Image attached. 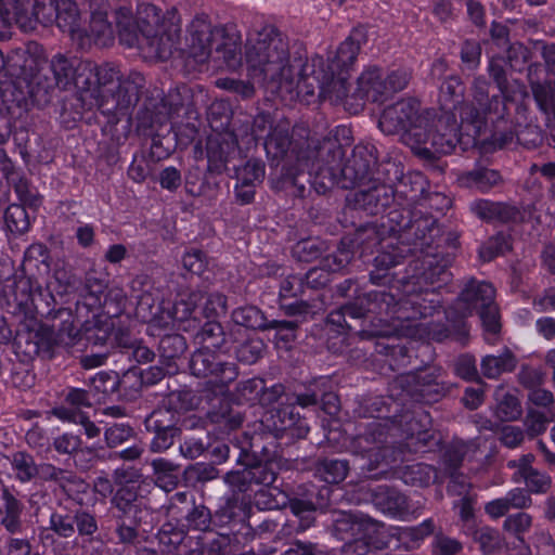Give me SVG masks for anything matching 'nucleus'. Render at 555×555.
Segmentation results:
<instances>
[{"instance_id": "1", "label": "nucleus", "mask_w": 555, "mask_h": 555, "mask_svg": "<svg viewBox=\"0 0 555 555\" xmlns=\"http://www.w3.org/2000/svg\"><path fill=\"white\" fill-rule=\"evenodd\" d=\"M365 42V30L358 27L326 60L317 55L306 62H289L286 42L272 27H266L248 38L245 57L250 75L276 83L280 92L313 94L319 88L320 95L338 102L348 94V73Z\"/></svg>"}, {"instance_id": "2", "label": "nucleus", "mask_w": 555, "mask_h": 555, "mask_svg": "<svg viewBox=\"0 0 555 555\" xmlns=\"http://www.w3.org/2000/svg\"><path fill=\"white\" fill-rule=\"evenodd\" d=\"M120 41L127 47H139L149 56L158 60L168 59L177 44L179 27L160 16L153 4H143L138 11L135 27H130V18L124 13L118 20Z\"/></svg>"}, {"instance_id": "3", "label": "nucleus", "mask_w": 555, "mask_h": 555, "mask_svg": "<svg viewBox=\"0 0 555 555\" xmlns=\"http://www.w3.org/2000/svg\"><path fill=\"white\" fill-rule=\"evenodd\" d=\"M436 114L422 112L420 103L412 99L401 100L387 107L378 121L386 134L400 133L401 140L417 154L429 156L439 154L431 146L433 138L441 139L443 131L435 130Z\"/></svg>"}, {"instance_id": "4", "label": "nucleus", "mask_w": 555, "mask_h": 555, "mask_svg": "<svg viewBox=\"0 0 555 555\" xmlns=\"http://www.w3.org/2000/svg\"><path fill=\"white\" fill-rule=\"evenodd\" d=\"M463 87L459 79L449 78L440 87L441 114L436 115L435 130L443 131L440 135L434 137L431 146L434 151L441 154H450L459 142L460 125L456 120L459 112L462 125L470 124L475 133H478L485 124L483 115L468 104H462Z\"/></svg>"}, {"instance_id": "5", "label": "nucleus", "mask_w": 555, "mask_h": 555, "mask_svg": "<svg viewBox=\"0 0 555 555\" xmlns=\"http://www.w3.org/2000/svg\"><path fill=\"white\" fill-rule=\"evenodd\" d=\"M189 54L196 63H204L209 57L216 63L222 61L231 70L242 64L240 37L227 34L223 28H214L204 18L193 21L190 26Z\"/></svg>"}, {"instance_id": "6", "label": "nucleus", "mask_w": 555, "mask_h": 555, "mask_svg": "<svg viewBox=\"0 0 555 555\" xmlns=\"http://www.w3.org/2000/svg\"><path fill=\"white\" fill-rule=\"evenodd\" d=\"M493 299L494 288L491 284L473 281L462 291L455 309L461 318L472 314L474 310L479 311L485 330L489 333H496L500 322Z\"/></svg>"}, {"instance_id": "7", "label": "nucleus", "mask_w": 555, "mask_h": 555, "mask_svg": "<svg viewBox=\"0 0 555 555\" xmlns=\"http://www.w3.org/2000/svg\"><path fill=\"white\" fill-rule=\"evenodd\" d=\"M59 10V0H22L18 5H13L5 13V21L16 23L23 30L35 28L36 23L50 25L54 23Z\"/></svg>"}, {"instance_id": "8", "label": "nucleus", "mask_w": 555, "mask_h": 555, "mask_svg": "<svg viewBox=\"0 0 555 555\" xmlns=\"http://www.w3.org/2000/svg\"><path fill=\"white\" fill-rule=\"evenodd\" d=\"M51 69L56 85L62 89H67L70 85H75L79 89L87 87L90 82L89 78L85 79V75L93 72L90 62L67 60L61 54L52 59Z\"/></svg>"}, {"instance_id": "9", "label": "nucleus", "mask_w": 555, "mask_h": 555, "mask_svg": "<svg viewBox=\"0 0 555 555\" xmlns=\"http://www.w3.org/2000/svg\"><path fill=\"white\" fill-rule=\"evenodd\" d=\"M373 501L377 508L389 516L404 518L409 514L406 498L396 490L379 487Z\"/></svg>"}, {"instance_id": "10", "label": "nucleus", "mask_w": 555, "mask_h": 555, "mask_svg": "<svg viewBox=\"0 0 555 555\" xmlns=\"http://www.w3.org/2000/svg\"><path fill=\"white\" fill-rule=\"evenodd\" d=\"M54 23L59 28L68 33L73 39L83 41V30L79 26V13L77 4L72 0H59V10ZM83 44V42H81Z\"/></svg>"}, {"instance_id": "11", "label": "nucleus", "mask_w": 555, "mask_h": 555, "mask_svg": "<svg viewBox=\"0 0 555 555\" xmlns=\"http://www.w3.org/2000/svg\"><path fill=\"white\" fill-rule=\"evenodd\" d=\"M233 321L242 326L254 330H268L269 327L285 326L288 330L293 328L291 321H271L267 322L262 312L254 307H244L234 310L232 314Z\"/></svg>"}, {"instance_id": "12", "label": "nucleus", "mask_w": 555, "mask_h": 555, "mask_svg": "<svg viewBox=\"0 0 555 555\" xmlns=\"http://www.w3.org/2000/svg\"><path fill=\"white\" fill-rule=\"evenodd\" d=\"M357 95L371 101H378L387 95V86L378 68H369L358 79Z\"/></svg>"}, {"instance_id": "13", "label": "nucleus", "mask_w": 555, "mask_h": 555, "mask_svg": "<svg viewBox=\"0 0 555 555\" xmlns=\"http://www.w3.org/2000/svg\"><path fill=\"white\" fill-rule=\"evenodd\" d=\"M23 506L21 502L4 490L0 496V525L9 532H16L21 527V514Z\"/></svg>"}, {"instance_id": "14", "label": "nucleus", "mask_w": 555, "mask_h": 555, "mask_svg": "<svg viewBox=\"0 0 555 555\" xmlns=\"http://www.w3.org/2000/svg\"><path fill=\"white\" fill-rule=\"evenodd\" d=\"M495 401V414L500 420L511 422L520 417L522 409L515 390H507L503 386L498 387Z\"/></svg>"}, {"instance_id": "15", "label": "nucleus", "mask_w": 555, "mask_h": 555, "mask_svg": "<svg viewBox=\"0 0 555 555\" xmlns=\"http://www.w3.org/2000/svg\"><path fill=\"white\" fill-rule=\"evenodd\" d=\"M500 181V175L495 170L481 168L459 177L461 186L474 189L479 192H487Z\"/></svg>"}, {"instance_id": "16", "label": "nucleus", "mask_w": 555, "mask_h": 555, "mask_svg": "<svg viewBox=\"0 0 555 555\" xmlns=\"http://www.w3.org/2000/svg\"><path fill=\"white\" fill-rule=\"evenodd\" d=\"M516 363L515 356L506 349L499 356H486L481 361V371L488 378H498L503 373L512 372Z\"/></svg>"}, {"instance_id": "17", "label": "nucleus", "mask_w": 555, "mask_h": 555, "mask_svg": "<svg viewBox=\"0 0 555 555\" xmlns=\"http://www.w3.org/2000/svg\"><path fill=\"white\" fill-rule=\"evenodd\" d=\"M83 30V37H88L100 46H108L114 39V31L106 20L105 11H94L91 15L89 30Z\"/></svg>"}, {"instance_id": "18", "label": "nucleus", "mask_w": 555, "mask_h": 555, "mask_svg": "<svg viewBox=\"0 0 555 555\" xmlns=\"http://www.w3.org/2000/svg\"><path fill=\"white\" fill-rule=\"evenodd\" d=\"M363 528L364 530V539H357L353 543L348 544L347 547L350 550L354 548H365V547H374L382 548L389 544L388 541H384L378 538H374L373 534L383 535L385 533V526L379 525L377 522H365V524H353L352 530Z\"/></svg>"}, {"instance_id": "19", "label": "nucleus", "mask_w": 555, "mask_h": 555, "mask_svg": "<svg viewBox=\"0 0 555 555\" xmlns=\"http://www.w3.org/2000/svg\"><path fill=\"white\" fill-rule=\"evenodd\" d=\"M61 324L55 332L52 333L50 343L53 345L70 346L79 336V328L76 320L70 312H61Z\"/></svg>"}, {"instance_id": "20", "label": "nucleus", "mask_w": 555, "mask_h": 555, "mask_svg": "<svg viewBox=\"0 0 555 555\" xmlns=\"http://www.w3.org/2000/svg\"><path fill=\"white\" fill-rule=\"evenodd\" d=\"M491 72L498 81L499 88L505 101L504 109H507V105L512 103H515L517 106L522 105L526 99L529 98L526 87L516 80L508 85H504L501 79V70L491 66Z\"/></svg>"}, {"instance_id": "21", "label": "nucleus", "mask_w": 555, "mask_h": 555, "mask_svg": "<svg viewBox=\"0 0 555 555\" xmlns=\"http://www.w3.org/2000/svg\"><path fill=\"white\" fill-rule=\"evenodd\" d=\"M26 59L22 65V77L31 78L38 74L47 63L42 47L37 43H29L26 47Z\"/></svg>"}, {"instance_id": "22", "label": "nucleus", "mask_w": 555, "mask_h": 555, "mask_svg": "<svg viewBox=\"0 0 555 555\" xmlns=\"http://www.w3.org/2000/svg\"><path fill=\"white\" fill-rule=\"evenodd\" d=\"M7 229L13 234L25 233L30 227V219L24 206L10 205L4 214Z\"/></svg>"}, {"instance_id": "23", "label": "nucleus", "mask_w": 555, "mask_h": 555, "mask_svg": "<svg viewBox=\"0 0 555 555\" xmlns=\"http://www.w3.org/2000/svg\"><path fill=\"white\" fill-rule=\"evenodd\" d=\"M155 473V482L165 491L173 490L178 485L176 467L164 459L154 460L152 463Z\"/></svg>"}, {"instance_id": "24", "label": "nucleus", "mask_w": 555, "mask_h": 555, "mask_svg": "<svg viewBox=\"0 0 555 555\" xmlns=\"http://www.w3.org/2000/svg\"><path fill=\"white\" fill-rule=\"evenodd\" d=\"M469 535L479 544L480 551L485 554L494 553L502 544L499 531L487 526H476Z\"/></svg>"}, {"instance_id": "25", "label": "nucleus", "mask_w": 555, "mask_h": 555, "mask_svg": "<svg viewBox=\"0 0 555 555\" xmlns=\"http://www.w3.org/2000/svg\"><path fill=\"white\" fill-rule=\"evenodd\" d=\"M10 462L15 477L22 482L29 481L36 477L37 465L29 454L16 452L12 455Z\"/></svg>"}, {"instance_id": "26", "label": "nucleus", "mask_w": 555, "mask_h": 555, "mask_svg": "<svg viewBox=\"0 0 555 555\" xmlns=\"http://www.w3.org/2000/svg\"><path fill=\"white\" fill-rule=\"evenodd\" d=\"M52 413L63 422L82 425L88 438H94L100 435V428L94 423L90 422L82 412H76L62 406L54 409Z\"/></svg>"}, {"instance_id": "27", "label": "nucleus", "mask_w": 555, "mask_h": 555, "mask_svg": "<svg viewBox=\"0 0 555 555\" xmlns=\"http://www.w3.org/2000/svg\"><path fill=\"white\" fill-rule=\"evenodd\" d=\"M511 248L509 237L503 233H499L490 237L479 250L480 258L483 261H490L494 257L504 254Z\"/></svg>"}, {"instance_id": "28", "label": "nucleus", "mask_w": 555, "mask_h": 555, "mask_svg": "<svg viewBox=\"0 0 555 555\" xmlns=\"http://www.w3.org/2000/svg\"><path fill=\"white\" fill-rule=\"evenodd\" d=\"M291 144L286 129H274L264 141V149L273 157H282Z\"/></svg>"}, {"instance_id": "29", "label": "nucleus", "mask_w": 555, "mask_h": 555, "mask_svg": "<svg viewBox=\"0 0 555 555\" xmlns=\"http://www.w3.org/2000/svg\"><path fill=\"white\" fill-rule=\"evenodd\" d=\"M319 473L325 482L338 483L346 478L348 465L347 462L340 460L324 461Z\"/></svg>"}, {"instance_id": "30", "label": "nucleus", "mask_w": 555, "mask_h": 555, "mask_svg": "<svg viewBox=\"0 0 555 555\" xmlns=\"http://www.w3.org/2000/svg\"><path fill=\"white\" fill-rule=\"evenodd\" d=\"M532 93L541 111L544 113L555 111V88L552 83H533Z\"/></svg>"}, {"instance_id": "31", "label": "nucleus", "mask_w": 555, "mask_h": 555, "mask_svg": "<svg viewBox=\"0 0 555 555\" xmlns=\"http://www.w3.org/2000/svg\"><path fill=\"white\" fill-rule=\"evenodd\" d=\"M434 531V522L431 519H425L422 524L415 527H404L396 529L399 540L411 541L418 543Z\"/></svg>"}, {"instance_id": "32", "label": "nucleus", "mask_w": 555, "mask_h": 555, "mask_svg": "<svg viewBox=\"0 0 555 555\" xmlns=\"http://www.w3.org/2000/svg\"><path fill=\"white\" fill-rule=\"evenodd\" d=\"M264 176V167L258 160H248L243 167L236 170V180L244 183L257 185Z\"/></svg>"}, {"instance_id": "33", "label": "nucleus", "mask_w": 555, "mask_h": 555, "mask_svg": "<svg viewBox=\"0 0 555 555\" xmlns=\"http://www.w3.org/2000/svg\"><path fill=\"white\" fill-rule=\"evenodd\" d=\"M472 211L483 220H493L502 218V206L487 199L475 201L470 204Z\"/></svg>"}, {"instance_id": "34", "label": "nucleus", "mask_w": 555, "mask_h": 555, "mask_svg": "<svg viewBox=\"0 0 555 555\" xmlns=\"http://www.w3.org/2000/svg\"><path fill=\"white\" fill-rule=\"evenodd\" d=\"M182 264L189 272L201 275L206 270L207 260L203 251L192 249L183 255Z\"/></svg>"}, {"instance_id": "35", "label": "nucleus", "mask_w": 555, "mask_h": 555, "mask_svg": "<svg viewBox=\"0 0 555 555\" xmlns=\"http://www.w3.org/2000/svg\"><path fill=\"white\" fill-rule=\"evenodd\" d=\"M92 74L87 73L85 79L89 78V85L83 89H89L95 81L100 85H107L114 79H118V72L109 65L96 67L92 64Z\"/></svg>"}, {"instance_id": "36", "label": "nucleus", "mask_w": 555, "mask_h": 555, "mask_svg": "<svg viewBox=\"0 0 555 555\" xmlns=\"http://www.w3.org/2000/svg\"><path fill=\"white\" fill-rule=\"evenodd\" d=\"M433 469L431 467L424 464H416L408 467L406 472L403 475V480L405 483L411 485H426L429 482L431 478Z\"/></svg>"}, {"instance_id": "37", "label": "nucleus", "mask_w": 555, "mask_h": 555, "mask_svg": "<svg viewBox=\"0 0 555 555\" xmlns=\"http://www.w3.org/2000/svg\"><path fill=\"white\" fill-rule=\"evenodd\" d=\"M522 479L532 493H545L552 485V478L537 469L526 475Z\"/></svg>"}, {"instance_id": "38", "label": "nucleus", "mask_w": 555, "mask_h": 555, "mask_svg": "<svg viewBox=\"0 0 555 555\" xmlns=\"http://www.w3.org/2000/svg\"><path fill=\"white\" fill-rule=\"evenodd\" d=\"M132 435V428L125 424H114L105 431V440L109 447H116Z\"/></svg>"}, {"instance_id": "39", "label": "nucleus", "mask_w": 555, "mask_h": 555, "mask_svg": "<svg viewBox=\"0 0 555 555\" xmlns=\"http://www.w3.org/2000/svg\"><path fill=\"white\" fill-rule=\"evenodd\" d=\"M410 80V73L406 69L392 70L386 79L387 94L404 89Z\"/></svg>"}, {"instance_id": "40", "label": "nucleus", "mask_w": 555, "mask_h": 555, "mask_svg": "<svg viewBox=\"0 0 555 555\" xmlns=\"http://www.w3.org/2000/svg\"><path fill=\"white\" fill-rule=\"evenodd\" d=\"M547 420L542 412L529 410L526 416L527 430L531 436H537L545 431Z\"/></svg>"}, {"instance_id": "41", "label": "nucleus", "mask_w": 555, "mask_h": 555, "mask_svg": "<svg viewBox=\"0 0 555 555\" xmlns=\"http://www.w3.org/2000/svg\"><path fill=\"white\" fill-rule=\"evenodd\" d=\"M26 48L16 49L5 60L4 72L9 76L20 77L22 75V65L24 63Z\"/></svg>"}, {"instance_id": "42", "label": "nucleus", "mask_w": 555, "mask_h": 555, "mask_svg": "<svg viewBox=\"0 0 555 555\" xmlns=\"http://www.w3.org/2000/svg\"><path fill=\"white\" fill-rule=\"evenodd\" d=\"M54 449L59 453L70 454L80 447V438L72 434H64L54 439Z\"/></svg>"}, {"instance_id": "43", "label": "nucleus", "mask_w": 555, "mask_h": 555, "mask_svg": "<svg viewBox=\"0 0 555 555\" xmlns=\"http://www.w3.org/2000/svg\"><path fill=\"white\" fill-rule=\"evenodd\" d=\"M457 507L460 508V517L464 522L463 531L465 534H470V531L476 527V524L473 519L474 511L472 500L466 496L461 499Z\"/></svg>"}, {"instance_id": "44", "label": "nucleus", "mask_w": 555, "mask_h": 555, "mask_svg": "<svg viewBox=\"0 0 555 555\" xmlns=\"http://www.w3.org/2000/svg\"><path fill=\"white\" fill-rule=\"evenodd\" d=\"M531 516L527 513H518L505 519V528L515 532L521 533L527 531L531 526Z\"/></svg>"}, {"instance_id": "45", "label": "nucleus", "mask_w": 555, "mask_h": 555, "mask_svg": "<svg viewBox=\"0 0 555 555\" xmlns=\"http://www.w3.org/2000/svg\"><path fill=\"white\" fill-rule=\"evenodd\" d=\"M51 527L57 534L65 538L70 537L75 531L72 517L60 514L51 516Z\"/></svg>"}, {"instance_id": "46", "label": "nucleus", "mask_w": 555, "mask_h": 555, "mask_svg": "<svg viewBox=\"0 0 555 555\" xmlns=\"http://www.w3.org/2000/svg\"><path fill=\"white\" fill-rule=\"evenodd\" d=\"M500 439L504 446L516 448L524 441V431L517 426H504Z\"/></svg>"}, {"instance_id": "47", "label": "nucleus", "mask_w": 555, "mask_h": 555, "mask_svg": "<svg viewBox=\"0 0 555 555\" xmlns=\"http://www.w3.org/2000/svg\"><path fill=\"white\" fill-rule=\"evenodd\" d=\"M505 498L509 508H525L531 505V498L524 489L511 490Z\"/></svg>"}, {"instance_id": "48", "label": "nucleus", "mask_w": 555, "mask_h": 555, "mask_svg": "<svg viewBox=\"0 0 555 555\" xmlns=\"http://www.w3.org/2000/svg\"><path fill=\"white\" fill-rule=\"evenodd\" d=\"M311 154L312 155L307 157L298 158L300 170H308L310 176L314 175L315 177H326L327 170L319 165V162L314 156L315 152H312Z\"/></svg>"}, {"instance_id": "49", "label": "nucleus", "mask_w": 555, "mask_h": 555, "mask_svg": "<svg viewBox=\"0 0 555 555\" xmlns=\"http://www.w3.org/2000/svg\"><path fill=\"white\" fill-rule=\"evenodd\" d=\"M160 185L167 190H176L181 184V175L175 167H167L160 172Z\"/></svg>"}, {"instance_id": "50", "label": "nucleus", "mask_w": 555, "mask_h": 555, "mask_svg": "<svg viewBox=\"0 0 555 555\" xmlns=\"http://www.w3.org/2000/svg\"><path fill=\"white\" fill-rule=\"evenodd\" d=\"M66 401L72 405L68 409L76 412H81L80 408L82 406L91 405L88 393L82 389H72L66 397Z\"/></svg>"}, {"instance_id": "51", "label": "nucleus", "mask_w": 555, "mask_h": 555, "mask_svg": "<svg viewBox=\"0 0 555 555\" xmlns=\"http://www.w3.org/2000/svg\"><path fill=\"white\" fill-rule=\"evenodd\" d=\"M137 494L130 487H124L119 489L114 496V502L116 505L124 511L125 513L130 511L131 503L135 501Z\"/></svg>"}, {"instance_id": "52", "label": "nucleus", "mask_w": 555, "mask_h": 555, "mask_svg": "<svg viewBox=\"0 0 555 555\" xmlns=\"http://www.w3.org/2000/svg\"><path fill=\"white\" fill-rule=\"evenodd\" d=\"M389 448H375L369 451V456L375 457V465L371 466L370 469L377 468L382 462H385L387 466L395 465L398 459L396 456H389Z\"/></svg>"}, {"instance_id": "53", "label": "nucleus", "mask_w": 555, "mask_h": 555, "mask_svg": "<svg viewBox=\"0 0 555 555\" xmlns=\"http://www.w3.org/2000/svg\"><path fill=\"white\" fill-rule=\"evenodd\" d=\"M206 310L211 313H224L227 310V298L219 293L210 294L206 299Z\"/></svg>"}, {"instance_id": "54", "label": "nucleus", "mask_w": 555, "mask_h": 555, "mask_svg": "<svg viewBox=\"0 0 555 555\" xmlns=\"http://www.w3.org/2000/svg\"><path fill=\"white\" fill-rule=\"evenodd\" d=\"M529 400L538 406H548L553 403V393L546 389L537 388L529 393Z\"/></svg>"}, {"instance_id": "55", "label": "nucleus", "mask_w": 555, "mask_h": 555, "mask_svg": "<svg viewBox=\"0 0 555 555\" xmlns=\"http://www.w3.org/2000/svg\"><path fill=\"white\" fill-rule=\"evenodd\" d=\"M534 461V456L530 453L522 455L518 461H511L508 463L509 467H517L518 474L521 478H524L526 475L530 474L531 472L535 470L532 467V463Z\"/></svg>"}, {"instance_id": "56", "label": "nucleus", "mask_w": 555, "mask_h": 555, "mask_svg": "<svg viewBox=\"0 0 555 555\" xmlns=\"http://www.w3.org/2000/svg\"><path fill=\"white\" fill-rule=\"evenodd\" d=\"M76 519H77V528H78L79 533L90 535L95 532L96 522H95L93 516H91L87 513H82V514L77 515Z\"/></svg>"}, {"instance_id": "57", "label": "nucleus", "mask_w": 555, "mask_h": 555, "mask_svg": "<svg viewBox=\"0 0 555 555\" xmlns=\"http://www.w3.org/2000/svg\"><path fill=\"white\" fill-rule=\"evenodd\" d=\"M509 511L506 498H501L489 502L486 505V512L493 518H499Z\"/></svg>"}, {"instance_id": "58", "label": "nucleus", "mask_w": 555, "mask_h": 555, "mask_svg": "<svg viewBox=\"0 0 555 555\" xmlns=\"http://www.w3.org/2000/svg\"><path fill=\"white\" fill-rule=\"evenodd\" d=\"M535 555H555V546L548 534L541 533L537 538Z\"/></svg>"}, {"instance_id": "59", "label": "nucleus", "mask_w": 555, "mask_h": 555, "mask_svg": "<svg viewBox=\"0 0 555 555\" xmlns=\"http://www.w3.org/2000/svg\"><path fill=\"white\" fill-rule=\"evenodd\" d=\"M256 185L244 183L243 181H237L235 185V193L237 199L242 204H248L253 201L255 196Z\"/></svg>"}, {"instance_id": "60", "label": "nucleus", "mask_w": 555, "mask_h": 555, "mask_svg": "<svg viewBox=\"0 0 555 555\" xmlns=\"http://www.w3.org/2000/svg\"><path fill=\"white\" fill-rule=\"evenodd\" d=\"M7 555H30V545L27 540L11 539L7 545Z\"/></svg>"}, {"instance_id": "61", "label": "nucleus", "mask_w": 555, "mask_h": 555, "mask_svg": "<svg viewBox=\"0 0 555 555\" xmlns=\"http://www.w3.org/2000/svg\"><path fill=\"white\" fill-rule=\"evenodd\" d=\"M537 331L546 339H552L555 336V319L545 317L537 320Z\"/></svg>"}, {"instance_id": "62", "label": "nucleus", "mask_w": 555, "mask_h": 555, "mask_svg": "<svg viewBox=\"0 0 555 555\" xmlns=\"http://www.w3.org/2000/svg\"><path fill=\"white\" fill-rule=\"evenodd\" d=\"M462 60L469 66H475L480 56V50L475 43L466 42L462 48Z\"/></svg>"}, {"instance_id": "63", "label": "nucleus", "mask_w": 555, "mask_h": 555, "mask_svg": "<svg viewBox=\"0 0 555 555\" xmlns=\"http://www.w3.org/2000/svg\"><path fill=\"white\" fill-rule=\"evenodd\" d=\"M301 286V278L293 275L286 278L281 284V295L283 297L295 296Z\"/></svg>"}, {"instance_id": "64", "label": "nucleus", "mask_w": 555, "mask_h": 555, "mask_svg": "<svg viewBox=\"0 0 555 555\" xmlns=\"http://www.w3.org/2000/svg\"><path fill=\"white\" fill-rule=\"evenodd\" d=\"M437 546L442 555H454L462 548L459 541L450 538L438 539Z\"/></svg>"}]
</instances>
